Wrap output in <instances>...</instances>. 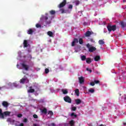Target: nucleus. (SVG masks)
Listing matches in <instances>:
<instances>
[{"label":"nucleus","instance_id":"45","mask_svg":"<svg viewBox=\"0 0 126 126\" xmlns=\"http://www.w3.org/2000/svg\"><path fill=\"white\" fill-rule=\"evenodd\" d=\"M24 123H27V119L25 118L23 121Z\"/></svg>","mask_w":126,"mask_h":126},{"label":"nucleus","instance_id":"17","mask_svg":"<svg viewBox=\"0 0 126 126\" xmlns=\"http://www.w3.org/2000/svg\"><path fill=\"white\" fill-rule=\"evenodd\" d=\"M34 33V31L32 29H30L27 31V34H29V35H32Z\"/></svg>","mask_w":126,"mask_h":126},{"label":"nucleus","instance_id":"49","mask_svg":"<svg viewBox=\"0 0 126 126\" xmlns=\"http://www.w3.org/2000/svg\"><path fill=\"white\" fill-rule=\"evenodd\" d=\"M33 126H38V125L37 124H34Z\"/></svg>","mask_w":126,"mask_h":126},{"label":"nucleus","instance_id":"7","mask_svg":"<svg viewBox=\"0 0 126 126\" xmlns=\"http://www.w3.org/2000/svg\"><path fill=\"white\" fill-rule=\"evenodd\" d=\"M64 100L67 103H71V98L68 96H65L63 97Z\"/></svg>","mask_w":126,"mask_h":126},{"label":"nucleus","instance_id":"6","mask_svg":"<svg viewBox=\"0 0 126 126\" xmlns=\"http://www.w3.org/2000/svg\"><path fill=\"white\" fill-rule=\"evenodd\" d=\"M65 4H66V0H63V1L58 5V7H59V8H62L63 7Z\"/></svg>","mask_w":126,"mask_h":126},{"label":"nucleus","instance_id":"41","mask_svg":"<svg viewBox=\"0 0 126 126\" xmlns=\"http://www.w3.org/2000/svg\"><path fill=\"white\" fill-rule=\"evenodd\" d=\"M33 117L34 118V119H38V115H36V114H34L33 115Z\"/></svg>","mask_w":126,"mask_h":126},{"label":"nucleus","instance_id":"33","mask_svg":"<svg viewBox=\"0 0 126 126\" xmlns=\"http://www.w3.org/2000/svg\"><path fill=\"white\" fill-rule=\"evenodd\" d=\"M89 92H90V93H94V92H95V90L93 89H91L89 90Z\"/></svg>","mask_w":126,"mask_h":126},{"label":"nucleus","instance_id":"22","mask_svg":"<svg viewBox=\"0 0 126 126\" xmlns=\"http://www.w3.org/2000/svg\"><path fill=\"white\" fill-rule=\"evenodd\" d=\"M47 35H48L49 37H53L54 33H53V32L49 31L47 32Z\"/></svg>","mask_w":126,"mask_h":126},{"label":"nucleus","instance_id":"55","mask_svg":"<svg viewBox=\"0 0 126 126\" xmlns=\"http://www.w3.org/2000/svg\"><path fill=\"white\" fill-rule=\"evenodd\" d=\"M18 65H18V64L17 65V67H18Z\"/></svg>","mask_w":126,"mask_h":126},{"label":"nucleus","instance_id":"2","mask_svg":"<svg viewBox=\"0 0 126 126\" xmlns=\"http://www.w3.org/2000/svg\"><path fill=\"white\" fill-rule=\"evenodd\" d=\"M10 116V112L9 111H5L2 113V109H0V119H4L6 117Z\"/></svg>","mask_w":126,"mask_h":126},{"label":"nucleus","instance_id":"23","mask_svg":"<svg viewBox=\"0 0 126 126\" xmlns=\"http://www.w3.org/2000/svg\"><path fill=\"white\" fill-rule=\"evenodd\" d=\"M86 62L87 63H92V61L91 60V58H88Z\"/></svg>","mask_w":126,"mask_h":126},{"label":"nucleus","instance_id":"38","mask_svg":"<svg viewBox=\"0 0 126 126\" xmlns=\"http://www.w3.org/2000/svg\"><path fill=\"white\" fill-rule=\"evenodd\" d=\"M72 7H73L72 5L70 4V5H69V6H68V8L69 9H72Z\"/></svg>","mask_w":126,"mask_h":126},{"label":"nucleus","instance_id":"32","mask_svg":"<svg viewBox=\"0 0 126 126\" xmlns=\"http://www.w3.org/2000/svg\"><path fill=\"white\" fill-rule=\"evenodd\" d=\"M81 59L82 61H85L86 60V56H81Z\"/></svg>","mask_w":126,"mask_h":126},{"label":"nucleus","instance_id":"19","mask_svg":"<svg viewBox=\"0 0 126 126\" xmlns=\"http://www.w3.org/2000/svg\"><path fill=\"white\" fill-rule=\"evenodd\" d=\"M8 85H9V86H10L11 87H12V86H14V87H17L18 85L17 84H16V83H13V84H11V83H9V84H8Z\"/></svg>","mask_w":126,"mask_h":126},{"label":"nucleus","instance_id":"8","mask_svg":"<svg viewBox=\"0 0 126 126\" xmlns=\"http://www.w3.org/2000/svg\"><path fill=\"white\" fill-rule=\"evenodd\" d=\"M21 65H22L23 68H24V69H25V70H26L27 71L29 70V65H27L24 63H23L21 64Z\"/></svg>","mask_w":126,"mask_h":126},{"label":"nucleus","instance_id":"15","mask_svg":"<svg viewBox=\"0 0 126 126\" xmlns=\"http://www.w3.org/2000/svg\"><path fill=\"white\" fill-rule=\"evenodd\" d=\"M79 83L80 84L84 83V78L83 76L78 78Z\"/></svg>","mask_w":126,"mask_h":126},{"label":"nucleus","instance_id":"53","mask_svg":"<svg viewBox=\"0 0 126 126\" xmlns=\"http://www.w3.org/2000/svg\"><path fill=\"white\" fill-rule=\"evenodd\" d=\"M2 87H0V90H1Z\"/></svg>","mask_w":126,"mask_h":126},{"label":"nucleus","instance_id":"10","mask_svg":"<svg viewBox=\"0 0 126 126\" xmlns=\"http://www.w3.org/2000/svg\"><path fill=\"white\" fill-rule=\"evenodd\" d=\"M77 43H78V39L76 38H74L71 43L72 47H74V46H75V44H77Z\"/></svg>","mask_w":126,"mask_h":126},{"label":"nucleus","instance_id":"42","mask_svg":"<svg viewBox=\"0 0 126 126\" xmlns=\"http://www.w3.org/2000/svg\"><path fill=\"white\" fill-rule=\"evenodd\" d=\"M90 42H91L92 43H95V41H94V39H93V38H91L90 39Z\"/></svg>","mask_w":126,"mask_h":126},{"label":"nucleus","instance_id":"36","mask_svg":"<svg viewBox=\"0 0 126 126\" xmlns=\"http://www.w3.org/2000/svg\"><path fill=\"white\" fill-rule=\"evenodd\" d=\"M36 28H41V25L39 24H36Z\"/></svg>","mask_w":126,"mask_h":126},{"label":"nucleus","instance_id":"24","mask_svg":"<svg viewBox=\"0 0 126 126\" xmlns=\"http://www.w3.org/2000/svg\"><path fill=\"white\" fill-rule=\"evenodd\" d=\"M49 13L50 14H51V15H55V14H56V11L52 10L49 11Z\"/></svg>","mask_w":126,"mask_h":126},{"label":"nucleus","instance_id":"5","mask_svg":"<svg viewBox=\"0 0 126 126\" xmlns=\"http://www.w3.org/2000/svg\"><path fill=\"white\" fill-rule=\"evenodd\" d=\"M25 82H26V83H29V80H28L27 77H24V78L20 80V83L24 84Z\"/></svg>","mask_w":126,"mask_h":126},{"label":"nucleus","instance_id":"4","mask_svg":"<svg viewBox=\"0 0 126 126\" xmlns=\"http://www.w3.org/2000/svg\"><path fill=\"white\" fill-rule=\"evenodd\" d=\"M107 28L109 32H112V31H116L117 30V26L116 25L113 26L108 25Z\"/></svg>","mask_w":126,"mask_h":126},{"label":"nucleus","instance_id":"25","mask_svg":"<svg viewBox=\"0 0 126 126\" xmlns=\"http://www.w3.org/2000/svg\"><path fill=\"white\" fill-rule=\"evenodd\" d=\"M75 123L74 120H71L69 123L70 126H74Z\"/></svg>","mask_w":126,"mask_h":126},{"label":"nucleus","instance_id":"30","mask_svg":"<svg viewBox=\"0 0 126 126\" xmlns=\"http://www.w3.org/2000/svg\"><path fill=\"white\" fill-rule=\"evenodd\" d=\"M63 94H67V93H68V91H67V90H62Z\"/></svg>","mask_w":126,"mask_h":126},{"label":"nucleus","instance_id":"1","mask_svg":"<svg viewBox=\"0 0 126 126\" xmlns=\"http://www.w3.org/2000/svg\"><path fill=\"white\" fill-rule=\"evenodd\" d=\"M54 18V16H50L49 14L45 13V16H42L40 18V21L44 20L46 25H49L52 23V20Z\"/></svg>","mask_w":126,"mask_h":126},{"label":"nucleus","instance_id":"18","mask_svg":"<svg viewBox=\"0 0 126 126\" xmlns=\"http://www.w3.org/2000/svg\"><path fill=\"white\" fill-rule=\"evenodd\" d=\"M47 112H48V110L46 108H44L41 110V113H42V114H44V115H47Z\"/></svg>","mask_w":126,"mask_h":126},{"label":"nucleus","instance_id":"27","mask_svg":"<svg viewBox=\"0 0 126 126\" xmlns=\"http://www.w3.org/2000/svg\"><path fill=\"white\" fill-rule=\"evenodd\" d=\"M98 43L99 45H104V44H105V42H104V41H103L102 39L99 40L98 41Z\"/></svg>","mask_w":126,"mask_h":126},{"label":"nucleus","instance_id":"40","mask_svg":"<svg viewBox=\"0 0 126 126\" xmlns=\"http://www.w3.org/2000/svg\"><path fill=\"white\" fill-rule=\"evenodd\" d=\"M86 70H87V71H89L90 73L92 72V70L89 69V68H87Z\"/></svg>","mask_w":126,"mask_h":126},{"label":"nucleus","instance_id":"44","mask_svg":"<svg viewBox=\"0 0 126 126\" xmlns=\"http://www.w3.org/2000/svg\"><path fill=\"white\" fill-rule=\"evenodd\" d=\"M22 117V114H19L17 115V117L18 118H21Z\"/></svg>","mask_w":126,"mask_h":126},{"label":"nucleus","instance_id":"51","mask_svg":"<svg viewBox=\"0 0 126 126\" xmlns=\"http://www.w3.org/2000/svg\"><path fill=\"white\" fill-rule=\"evenodd\" d=\"M126 0H123V2H126Z\"/></svg>","mask_w":126,"mask_h":126},{"label":"nucleus","instance_id":"48","mask_svg":"<svg viewBox=\"0 0 126 126\" xmlns=\"http://www.w3.org/2000/svg\"><path fill=\"white\" fill-rule=\"evenodd\" d=\"M29 57L30 58V60H32V56H31V55H30Z\"/></svg>","mask_w":126,"mask_h":126},{"label":"nucleus","instance_id":"11","mask_svg":"<svg viewBox=\"0 0 126 126\" xmlns=\"http://www.w3.org/2000/svg\"><path fill=\"white\" fill-rule=\"evenodd\" d=\"M120 24L122 27L124 29V28H126V23L125 21H121L120 22Z\"/></svg>","mask_w":126,"mask_h":126},{"label":"nucleus","instance_id":"26","mask_svg":"<svg viewBox=\"0 0 126 126\" xmlns=\"http://www.w3.org/2000/svg\"><path fill=\"white\" fill-rule=\"evenodd\" d=\"M75 93L77 95V96H79V90L78 89H76L75 90Z\"/></svg>","mask_w":126,"mask_h":126},{"label":"nucleus","instance_id":"20","mask_svg":"<svg viewBox=\"0 0 126 126\" xmlns=\"http://www.w3.org/2000/svg\"><path fill=\"white\" fill-rule=\"evenodd\" d=\"M75 102H76V105H79L81 103V100L80 99H75Z\"/></svg>","mask_w":126,"mask_h":126},{"label":"nucleus","instance_id":"54","mask_svg":"<svg viewBox=\"0 0 126 126\" xmlns=\"http://www.w3.org/2000/svg\"><path fill=\"white\" fill-rule=\"evenodd\" d=\"M65 126H67V124H65Z\"/></svg>","mask_w":126,"mask_h":126},{"label":"nucleus","instance_id":"12","mask_svg":"<svg viewBox=\"0 0 126 126\" xmlns=\"http://www.w3.org/2000/svg\"><path fill=\"white\" fill-rule=\"evenodd\" d=\"M92 34H93V32H91L89 31H88L85 33V36L86 37H90V36H91V35H92Z\"/></svg>","mask_w":126,"mask_h":126},{"label":"nucleus","instance_id":"34","mask_svg":"<svg viewBox=\"0 0 126 126\" xmlns=\"http://www.w3.org/2000/svg\"><path fill=\"white\" fill-rule=\"evenodd\" d=\"M45 72L46 74H47L49 73V72H50V70H49V69H48V68H45Z\"/></svg>","mask_w":126,"mask_h":126},{"label":"nucleus","instance_id":"39","mask_svg":"<svg viewBox=\"0 0 126 126\" xmlns=\"http://www.w3.org/2000/svg\"><path fill=\"white\" fill-rule=\"evenodd\" d=\"M7 122H8V123H11L12 122L11 118H8L7 119Z\"/></svg>","mask_w":126,"mask_h":126},{"label":"nucleus","instance_id":"46","mask_svg":"<svg viewBox=\"0 0 126 126\" xmlns=\"http://www.w3.org/2000/svg\"><path fill=\"white\" fill-rule=\"evenodd\" d=\"M18 126H24V124H23V123H21Z\"/></svg>","mask_w":126,"mask_h":126},{"label":"nucleus","instance_id":"16","mask_svg":"<svg viewBox=\"0 0 126 126\" xmlns=\"http://www.w3.org/2000/svg\"><path fill=\"white\" fill-rule=\"evenodd\" d=\"M33 87L31 86L29 87V90L28 91L29 93H34L35 92V90L34 89H32Z\"/></svg>","mask_w":126,"mask_h":126},{"label":"nucleus","instance_id":"52","mask_svg":"<svg viewBox=\"0 0 126 126\" xmlns=\"http://www.w3.org/2000/svg\"><path fill=\"white\" fill-rule=\"evenodd\" d=\"M99 126H104V125H103V124H101Z\"/></svg>","mask_w":126,"mask_h":126},{"label":"nucleus","instance_id":"35","mask_svg":"<svg viewBox=\"0 0 126 126\" xmlns=\"http://www.w3.org/2000/svg\"><path fill=\"white\" fill-rule=\"evenodd\" d=\"M71 117H74V118H77V115L74 114V113H72L70 115Z\"/></svg>","mask_w":126,"mask_h":126},{"label":"nucleus","instance_id":"47","mask_svg":"<svg viewBox=\"0 0 126 126\" xmlns=\"http://www.w3.org/2000/svg\"><path fill=\"white\" fill-rule=\"evenodd\" d=\"M51 126H56V124L55 123H51Z\"/></svg>","mask_w":126,"mask_h":126},{"label":"nucleus","instance_id":"50","mask_svg":"<svg viewBox=\"0 0 126 126\" xmlns=\"http://www.w3.org/2000/svg\"><path fill=\"white\" fill-rule=\"evenodd\" d=\"M123 125H124V126H126V123H123Z\"/></svg>","mask_w":126,"mask_h":126},{"label":"nucleus","instance_id":"37","mask_svg":"<svg viewBox=\"0 0 126 126\" xmlns=\"http://www.w3.org/2000/svg\"><path fill=\"white\" fill-rule=\"evenodd\" d=\"M76 5H79L80 3V2L79 0H77L75 1Z\"/></svg>","mask_w":126,"mask_h":126},{"label":"nucleus","instance_id":"13","mask_svg":"<svg viewBox=\"0 0 126 126\" xmlns=\"http://www.w3.org/2000/svg\"><path fill=\"white\" fill-rule=\"evenodd\" d=\"M24 48H27L28 46H29V44H28V41L27 40H24L23 42Z\"/></svg>","mask_w":126,"mask_h":126},{"label":"nucleus","instance_id":"21","mask_svg":"<svg viewBox=\"0 0 126 126\" xmlns=\"http://www.w3.org/2000/svg\"><path fill=\"white\" fill-rule=\"evenodd\" d=\"M101 58L99 56H96L94 57V60L95 62H98V61H99L100 60Z\"/></svg>","mask_w":126,"mask_h":126},{"label":"nucleus","instance_id":"31","mask_svg":"<svg viewBox=\"0 0 126 126\" xmlns=\"http://www.w3.org/2000/svg\"><path fill=\"white\" fill-rule=\"evenodd\" d=\"M48 115H50L51 117H52V116L54 115V113L53 112V111L50 110L48 111Z\"/></svg>","mask_w":126,"mask_h":126},{"label":"nucleus","instance_id":"28","mask_svg":"<svg viewBox=\"0 0 126 126\" xmlns=\"http://www.w3.org/2000/svg\"><path fill=\"white\" fill-rule=\"evenodd\" d=\"M60 11H61V13H62V14L66 13L65 10H64V9H63V8H60Z\"/></svg>","mask_w":126,"mask_h":126},{"label":"nucleus","instance_id":"3","mask_svg":"<svg viewBox=\"0 0 126 126\" xmlns=\"http://www.w3.org/2000/svg\"><path fill=\"white\" fill-rule=\"evenodd\" d=\"M86 46L87 48H88L89 52H90V53H93V52H95V51L97 50L96 47L92 46V45H90V44L89 43L86 44Z\"/></svg>","mask_w":126,"mask_h":126},{"label":"nucleus","instance_id":"14","mask_svg":"<svg viewBox=\"0 0 126 126\" xmlns=\"http://www.w3.org/2000/svg\"><path fill=\"white\" fill-rule=\"evenodd\" d=\"M2 105L3 107H4V108H7L8 107V102L5 101H3L2 103Z\"/></svg>","mask_w":126,"mask_h":126},{"label":"nucleus","instance_id":"29","mask_svg":"<svg viewBox=\"0 0 126 126\" xmlns=\"http://www.w3.org/2000/svg\"><path fill=\"white\" fill-rule=\"evenodd\" d=\"M79 43L80 45H82L83 44V39L81 38H79Z\"/></svg>","mask_w":126,"mask_h":126},{"label":"nucleus","instance_id":"9","mask_svg":"<svg viewBox=\"0 0 126 126\" xmlns=\"http://www.w3.org/2000/svg\"><path fill=\"white\" fill-rule=\"evenodd\" d=\"M95 84H100V81L95 80L94 81V82H92L90 83V85L91 86H94Z\"/></svg>","mask_w":126,"mask_h":126},{"label":"nucleus","instance_id":"43","mask_svg":"<svg viewBox=\"0 0 126 126\" xmlns=\"http://www.w3.org/2000/svg\"><path fill=\"white\" fill-rule=\"evenodd\" d=\"M71 110H72V111H76V107H72L71 108Z\"/></svg>","mask_w":126,"mask_h":126}]
</instances>
